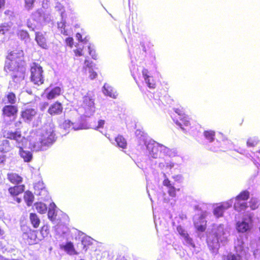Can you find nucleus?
Here are the masks:
<instances>
[{
	"instance_id": "obj_4",
	"label": "nucleus",
	"mask_w": 260,
	"mask_h": 260,
	"mask_svg": "<svg viewBox=\"0 0 260 260\" xmlns=\"http://www.w3.org/2000/svg\"><path fill=\"white\" fill-rule=\"evenodd\" d=\"M21 230L22 232V238L28 244L33 245L38 242L37 231L32 230L25 224L21 225Z\"/></svg>"
},
{
	"instance_id": "obj_37",
	"label": "nucleus",
	"mask_w": 260,
	"mask_h": 260,
	"mask_svg": "<svg viewBox=\"0 0 260 260\" xmlns=\"http://www.w3.org/2000/svg\"><path fill=\"white\" fill-rule=\"evenodd\" d=\"M85 66L83 67V70L85 73L87 72V70L93 69V64L92 61H90L87 59H85L84 61Z\"/></svg>"
},
{
	"instance_id": "obj_62",
	"label": "nucleus",
	"mask_w": 260,
	"mask_h": 260,
	"mask_svg": "<svg viewBox=\"0 0 260 260\" xmlns=\"http://www.w3.org/2000/svg\"><path fill=\"white\" fill-rule=\"evenodd\" d=\"M257 152L260 154V149L257 151Z\"/></svg>"
},
{
	"instance_id": "obj_7",
	"label": "nucleus",
	"mask_w": 260,
	"mask_h": 260,
	"mask_svg": "<svg viewBox=\"0 0 260 260\" xmlns=\"http://www.w3.org/2000/svg\"><path fill=\"white\" fill-rule=\"evenodd\" d=\"M147 148L151 156L154 158L159 157L162 153H166L168 150L167 147L157 142L149 144Z\"/></svg>"
},
{
	"instance_id": "obj_56",
	"label": "nucleus",
	"mask_w": 260,
	"mask_h": 260,
	"mask_svg": "<svg viewBox=\"0 0 260 260\" xmlns=\"http://www.w3.org/2000/svg\"><path fill=\"white\" fill-rule=\"evenodd\" d=\"M76 37L79 40H81L82 35L80 33H77L76 34Z\"/></svg>"
},
{
	"instance_id": "obj_29",
	"label": "nucleus",
	"mask_w": 260,
	"mask_h": 260,
	"mask_svg": "<svg viewBox=\"0 0 260 260\" xmlns=\"http://www.w3.org/2000/svg\"><path fill=\"white\" fill-rule=\"evenodd\" d=\"M24 200L28 206H30L34 200V196L30 191L27 190L24 192Z\"/></svg>"
},
{
	"instance_id": "obj_2",
	"label": "nucleus",
	"mask_w": 260,
	"mask_h": 260,
	"mask_svg": "<svg viewBox=\"0 0 260 260\" xmlns=\"http://www.w3.org/2000/svg\"><path fill=\"white\" fill-rule=\"evenodd\" d=\"M24 52L21 49H16L10 52L7 56L5 70L7 72H18L22 67Z\"/></svg>"
},
{
	"instance_id": "obj_55",
	"label": "nucleus",
	"mask_w": 260,
	"mask_h": 260,
	"mask_svg": "<svg viewBox=\"0 0 260 260\" xmlns=\"http://www.w3.org/2000/svg\"><path fill=\"white\" fill-rule=\"evenodd\" d=\"M6 4L5 0H0V9L4 8Z\"/></svg>"
},
{
	"instance_id": "obj_47",
	"label": "nucleus",
	"mask_w": 260,
	"mask_h": 260,
	"mask_svg": "<svg viewBox=\"0 0 260 260\" xmlns=\"http://www.w3.org/2000/svg\"><path fill=\"white\" fill-rule=\"evenodd\" d=\"M184 238L187 244L191 245L193 247H195V245L192 242V239L189 236L188 234Z\"/></svg>"
},
{
	"instance_id": "obj_32",
	"label": "nucleus",
	"mask_w": 260,
	"mask_h": 260,
	"mask_svg": "<svg viewBox=\"0 0 260 260\" xmlns=\"http://www.w3.org/2000/svg\"><path fill=\"white\" fill-rule=\"evenodd\" d=\"M204 136L209 142H212L215 139V132L212 130L205 131Z\"/></svg>"
},
{
	"instance_id": "obj_61",
	"label": "nucleus",
	"mask_w": 260,
	"mask_h": 260,
	"mask_svg": "<svg viewBox=\"0 0 260 260\" xmlns=\"http://www.w3.org/2000/svg\"><path fill=\"white\" fill-rule=\"evenodd\" d=\"M61 24H62V26H61V27H62V26H63V25H64V24L63 23H61Z\"/></svg>"
},
{
	"instance_id": "obj_13",
	"label": "nucleus",
	"mask_w": 260,
	"mask_h": 260,
	"mask_svg": "<svg viewBox=\"0 0 260 260\" xmlns=\"http://www.w3.org/2000/svg\"><path fill=\"white\" fill-rule=\"evenodd\" d=\"M175 123L179 126L183 131H186L190 128V123L188 116L186 115L180 117L178 119L175 121Z\"/></svg>"
},
{
	"instance_id": "obj_57",
	"label": "nucleus",
	"mask_w": 260,
	"mask_h": 260,
	"mask_svg": "<svg viewBox=\"0 0 260 260\" xmlns=\"http://www.w3.org/2000/svg\"><path fill=\"white\" fill-rule=\"evenodd\" d=\"M15 201L18 203H20L21 201V199L19 198H16L15 199Z\"/></svg>"
},
{
	"instance_id": "obj_52",
	"label": "nucleus",
	"mask_w": 260,
	"mask_h": 260,
	"mask_svg": "<svg viewBox=\"0 0 260 260\" xmlns=\"http://www.w3.org/2000/svg\"><path fill=\"white\" fill-rule=\"evenodd\" d=\"M88 49L89 53L91 56L92 58L94 59H96L97 55L96 54L95 51L91 50L90 46H88Z\"/></svg>"
},
{
	"instance_id": "obj_27",
	"label": "nucleus",
	"mask_w": 260,
	"mask_h": 260,
	"mask_svg": "<svg viewBox=\"0 0 260 260\" xmlns=\"http://www.w3.org/2000/svg\"><path fill=\"white\" fill-rule=\"evenodd\" d=\"M36 210L38 213L43 214L46 213L47 210V205L42 202H37L34 204Z\"/></svg>"
},
{
	"instance_id": "obj_41",
	"label": "nucleus",
	"mask_w": 260,
	"mask_h": 260,
	"mask_svg": "<svg viewBox=\"0 0 260 260\" xmlns=\"http://www.w3.org/2000/svg\"><path fill=\"white\" fill-rule=\"evenodd\" d=\"M141 45L145 52H146L147 51H149L151 49V48L153 46V45L149 42H141Z\"/></svg>"
},
{
	"instance_id": "obj_40",
	"label": "nucleus",
	"mask_w": 260,
	"mask_h": 260,
	"mask_svg": "<svg viewBox=\"0 0 260 260\" xmlns=\"http://www.w3.org/2000/svg\"><path fill=\"white\" fill-rule=\"evenodd\" d=\"M10 30V26L6 23L0 24V34L4 35Z\"/></svg>"
},
{
	"instance_id": "obj_10",
	"label": "nucleus",
	"mask_w": 260,
	"mask_h": 260,
	"mask_svg": "<svg viewBox=\"0 0 260 260\" xmlns=\"http://www.w3.org/2000/svg\"><path fill=\"white\" fill-rule=\"evenodd\" d=\"M224 232L222 228H217L212 235L213 238H215L214 242L211 241L210 239L208 240V246L212 249H214L218 245L219 239L224 235Z\"/></svg>"
},
{
	"instance_id": "obj_9",
	"label": "nucleus",
	"mask_w": 260,
	"mask_h": 260,
	"mask_svg": "<svg viewBox=\"0 0 260 260\" xmlns=\"http://www.w3.org/2000/svg\"><path fill=\"white\" fill-rule=\"evenodd\" d=\"M37 114L36 109L31 107L25 108L20 112V117L24 122H30L32 120Z\"/></svg>"
},
{
	"instance_id": "obj_11",
	"label": "nucleus",
	"mask_w": 260,
	"mask_h": 260,
	"mask_svg": "<svg viewBox=\"0 0 260 260\" xmlns=\"http://www.w3.org/2000/svg\"><path fill=\"white\" fill-rule=\"evenodd\" d=\"M63 111V106L58 101L55 102L49 107L47 112L52 116L61 114Z\"/></svg>"
},
{
	"instance_id": "obj_25",
	"label": "nucleus",
	"mask_w": 260,
	"mask_h": 260,
	"mask_svg": "<svg viewBox=\"0 0 260 260\" xmlns=\"http://www.w3.org/2000/svg\"><path fill=\"white\" fill-rule=\"evenodd\" d=\"M228 208V206L225 207L223 204L216 207L213 210V214L217 217H222L224 211Z\"/></svg>"
},
{
	"instance_id": "obj_48",
	"label": "nucleus",
	"mask_w": 260,
	"mask_h": 260,
	"mask_svg": "<svg viewBox=\"0 0 260 260\" xmlns=\"http://www.w3.org/2000/svg\"><path fill=\"white\" fill-rule=\"evenodd\" d=\"M175 111L176 113H177L180 116V117H182V116L186 115L184 113V111L183 108H176V109H175Z\"/></svg>"
},
{
	"instance_id": "obj_50",
	"label": "nucleus",
	"mask_w": 260,
	"mask_h": 260,
	"mask_svg": "<svg viewBox=\"0 0 260 260\" xmlns=\"http://www.w3.org/2000/svg\"><path fill=\"white\" fill-rule=\"evenodd\" d=\"M162 184L164 186L167 187L168 188L173 186L171 183L170 180H169L168 178H165L162 182Z\"/></svg>"
},
{
	"instance_id": "obj_54",
	"label": "nucleus",
	"mask_w": 260,
	"mask_h": 260,
	"mask_svg": "<svg viewBox=\"0 0 260 260\" xmlns=\"http://www.w3.org/2000/svg\"><path fill=\"white\" fill-rule=\"evenodd\" d=\"M48 103L47 102H44L42 104H41L40 105V110L41 111H44L45 110L47 107H48Z\"/></svg>"
},
{
	"instance_id": "obj_44",
	"label": "nucleus",
	"mask_w": 260,
	"mask_h": 260,
	"mask_svg": "<svg viewBox=\"0 0 260 260\" xmlns=\"http://www.w3.org/2000/svg\"><path fill=\"white\" fill-rule=\"evenodd\" d=\"M49 229L47 225H43L41 229L40 233L43 235H46L47 236L49 234Z\"/></svg>"
},
{
	"instance_id": "obj_30",
	"label": "nucleus",
	"mask_w": 260,
	"mask_h": 260,
	"mask_svg": "<svg viewBox=\"0 0 260 260\" xmlns=\"http://www.w3.org/2000/svg\"><path fill=\"white\" fill-rule=\"evenodd\" d=\"M250 196V192L247 190H244L242 191L239 193L238 195H237L235 198V200H239V201H247Z\"/></svg>"
},
{
	"instance_id": "obj_5",
	"label": "nucleus",
	"mask_w": 260,
	"mask_h": 260,
	"mask_svg": "<svg viewBox=\"0 0 260 260\" xmlns=\"http://www.w3.org/2000/svg\"><path fill=\"white\" fill-rule=\"evenodd\" d=\"M4 137L6 139L15 141L17 146L19 145H25L26 139L22 135L20 130L5 131L3 133Z\"/></svg>"
},
{
	"instance_id": "obj_46",
	"label": "nucleus",
	"mask_w": 260,
	"mask_h": 260,
	"mask_svg": "<svg viewBox=\"0 0 260 260\" xmlns=\"http://www.w3.org/2000/svg\"><path fill=\"white\" fill-rule=\"evenodd\" d=\"M87 72L89 73V77L91 80L95 79L98 76L97 73L93 71V69L87 70Z\"/></svg>"
},
{
	"instance_id": "obj_31",
	"label": "nucleus",
	"mask_w": 260,
	"mask_h": 260,
	"mask_svg": "<svg viewBox=\"0 0 260 260\" xmlns=\"http://www.w3.org/2000/svg\"><path fill=\"white\" fill-rule=\"evenodd\" d=\"M17 37L21 40L25 41L29 40V35L28 32L26 30L20 29L17 32Z\"/></svg>"
},
{
	"instance_id": "obj_19",
	"label": "nucleus",
	"mask_w": 260,
	"mask_h": 260,
	"mask_svg": "<svg viewBox=\"0 0 260 260\" xmlns=\"http://www.w3.org/2000/svg\"><path fill=\"white\" fill-rule=\"evenodd\" d=\"M35 40L38 44L43 49H47L48 45L44 36L40 32H36Z\"/></svg>"
},
{
	"instance_id": "obj_21",
	"label": "nucleus",
	"mask_w": 260,
	"mask_h": 260,
	"mask_svg": "<svg viewBox=\"0 0 260 260\" xmlns=\"http://www.w3.org/2000/svg\"><path fill=\"white\" fill-rule=\"evenodd\" d=\"M61 92V90L59 87H55L46 94V98L49 100H53L60 95Z\"/></svg>"
},
{
	"instance_id": "obj_18",
	"label": "nucleus",
	"mask_w": 260,
	"mask_h": 260,
	"mask_svg": "<svg viewBox=\"0 0 260 260\" xmlns=\"http://www.w3.org/2000/svg\"><path fill=\"white\" fill-rule=\"evenodd\" d=\"M60 248L63 249L70 255H77L79 253L75 250L74 245L71 242H68L65 245H61Z\"/></svg>"
},
{
	"instance_id": "obj_45",
	"label": "nucleus",
	"mask_w": 260,
	"mask_h": 260,
	"mask_svg": "<svg viewBox=\"0 0 260 260\" xmlns=\"http://www.w3.org/2000/svg\"><path fill=\"white\" fill-rule=\"evenodd\" d=\"M177 230L179 234L183 238H184L188 235L185 230L183 229L181 226H178L177 228Z\"/></svg>"
},
{
	"instance_id": "obj_15",
	"label": "nucleus",
	"mask_w": 260,
	"mask_h": 260,
	"mask_svg": "<svg viewBox=\"0 0 260 260\" xmlns=\"http://www.w3.org/2000/svg\"><path fill=\"white\" fill-rule=\"evenodd\" d=\"M206 216V214L205 213L201 214L199 217L200 223L198 222L195 223L196 229L199 232H203L206 229L207 221L205 220Z\"/></svg>"
},
{
	"instance_id": "obj_26",
	"label": "nucleus",
	"mask_w": 260,
	"mask_h": 260,
	"mask_svg": "<svg viewBox=\"0 0 260 260\" xmlns=\"http://www.w3.org/2000/svg\"><path fill=\"white\" fill-rule=\"evenodd\" d=\"M247 207L248 206L246 202H242L239 200H235L234 208L235 210L238 212L244 211L246 210Z\"/></svg>"
},
{
	"instance_id": "obj_53",
	"label": "nucleus",
	"mask_w": 260,
	"mask_h": 260,
	"mask_svg": "<svg viewBox=\"0 0 260 260\" xmlns=\"http://www.w3.org/2000/svg\"><path fill=\"white\" fill-rule=\"evenodd\" d=\"M104 124H105V120H102V119L99 120L98 121V125L96 127V129L103 127Z\"/></svg>"
},
{
	"instance_id": "obj_59",
	"label": "nucleus",
	"mask_w": 260,
	"mask_h": 260,
	"mask_svg": "<svg viewBox=\"0 0 260 260\" xmlns=\"http://www.w3.org/2000/svg\"><path fill=\"white\" fill-rule=\"evenodd\" d=\"M4 231L3 230L1 229V228H0V236H2L4 235Z\"/></svg>"
},
{
	"instance_id": "obj_24",
	"label": "nucleus",
	"mask_w": 260,
	"mask_h": 260,
	"mask_svg": "<svg viewBox=\"0 0 260 260\" xmlns=\"http://www.w3.org/2000/svg\"><path fill=\"white\" fill-rule=\"evenodd\" d=\"M29 220L34 228L37 229L39 227L41 220L36 213H30L29 214Z\"/></svg>"
},
{
	"instance_id": "obj_58",
	"label": "nucleus",
	"mask_w": 260,
	"mask_h": 260,
	"mask_svg": "<svg viewBox=\"0 0 260 260\" xmlns=\"http://www.w3.org/2000/svg\"><path fill=\"white\" fill-rule=\"evenodd\" d=\"M116 260H126L124 257H118Z\"/></svg>"
},
{
	"instance_id": "obj_60",
	"label": "nucleus",
	"mask_w": 260,
	"mask_h": 260,
	"mask_svg": "<svg viewBox=\"0 0 260 260\" xmlns=\"http://www.w3.org/2000/svg\"><path fill=\"white\" fill-rule=\"evenodd\" d=\"M249 221L251 222H252V217L250 215L248 216Z\"/></svg>"
},
{
	"instance_id": "obj_42",
	"label": "nucleus",
	"mask_w": 260,
	"mask_h": 260,
	"mask_svg": "<svg viewBox=\"0 0 260 260\" xmlns=\"http://www.w3.org/2000/svg\"><path fill=\"white\" fill-rule=\"evenodd\" d=\"M180 189H176L174 186H172L168 188V193L169 195L173 198L176 196V191H179Z\"/></svg>"
},
{
	"instance_id": "obj_8",
	"label": "nucleus",
	"mask_w": 260,
	"mask_h": 260,
	"mask_svg": "<svg viewBox=\"0 0 260 260\" xmlns=\"http://www.w3.org/2000/svg\"><path fill=\"white\" fill-rule=\"evenodd\" d=\"M2 116L4 118H13L15 119L17 117L18 108L16 105H6L2 108Z\"/></svg>"
},
{
	"instance_id": "obj_49",
	"label": "nucleus",
	"mask_w": 260,
	"mask_h": 260,
	"mask_svg": "<svg viewBox=\"0 0 260 260\" xmlns=\"http://www.w3.org/2000/svg\"><path fill=\"white\" fill-rule=\"evenodd\" d=\"M66 43L69 46L72 48L74 44L73 39L71 37L67 38L66 39Z\"/></svg>"
},
{
	"instance_id": "obj_20",
	"label": "nucleus",
	"mask_w": 260,
	"mask_h": 260,
	"mask_svg": "<svg viewBox=\"0 0 260 260\" xmlns=\"http://www.w3.org/2000/svg\"><path fill=\"white\" fill-rule=\"evenodd\" d=\"M12 150V147L9 140L5 139L2 141L0 144V152L6 154Z\"/></svg>"
},
{
	"instance_id": "obj_1",
	"label": "nucleus",
	"mask_w": 260,
	"mask_h": 260,
	"mask_svg": "<svg viewBox=\"0 0 260 260\" xmlns=\"http://www.w3.org/2000/svg\"><path fill=\"white\" fill-rule=\"evenodd\" d=\"M55 140V134L52 131L46 130L41 134L32 131L29 137V148L32 151H44Z\"/></svg>"
},
{
	"instance_id": "obj_23",
	"label": "nucleus",
	"mask_w": 260,
	"mask_h": 260,
	"mask_svg": "<svg viewBox=\"0 0 260 260\" xmlns=\"http://www.w3.org/2000/svg\"><path fill=\"white\" fill-rule=\"evenodd\" d=\"M8 179L13 184H18L22 181V178L15 173H8L7 175Z\"/></svg>"
},
{
	"instance_id": "obj_6",
	"label": "nucleus",
	"mask_w": 260,
	"mask_h": 260,
	"mask_svg": "<svg viewBox=\"0 0 260 260\" xmlns=\"http://www.w3.org/2000/svg\"><path fill=\"white\" fill-rule=\"evenodd\" d=\"M81 106L86 116H91L95 112L94 99L88 95L84 96Z\"/></svg>"
},
{
	"instance_id": "obj_33",
	"label": "nucleus",
	"mask_w": 260,
	"mask_h": 260,
	"mask_svg": "<svg viewBox=\"0 0 260 260\" xmlns=\"http://www.w3.org/2000/svg\"><path fill=\"white\" fill-rule=\"evenodd\" d=\"M6 98L7 100V103L9 105H14L16 102V94L13 92H9L6 95Z\"/></svg>"
},
{
	"instance_id": "obj_36",
	"label": "nucleus",
	"mask_w": 260,
	"mask_h": 260,
	"mask_svg": "<svg viewBox=\"0 0 260 260\" xmlns=\"http://www.w3.org/2000/svg\"><path fill=\"white\" fill-rule=\"evenodd\" d=\"M259 140L256 137L249 138L247 141V145L248 147H254L257 144Z\"/></svg>"
},
{
	"instance_id": "obj_51",
	"label": "nucleus",
	"mask_w": 260,
	"mask_h": 260,
	"mask_svg": "<svg viewBox=\"0 0 260 260\" xmlns=\"http://www.w3.org/2000/svg\"><path fill=\"white\" fill-rule=\"evenodd\" d=\"M83 49L82 48H77L74 50L76 56H81L83 55L82 53Z\"/></svg>"
},
{
	"instance_id": "obj_28",
	"label": "nucleus",
	"mask_w": 260,
	"mask_h": 260,
	"mask_svg": "<svg viewBox=\"0 0 260 260\" xmlns=\"http://www.w3.org/2000/svg\"><path fill=\"white\" fill-rule=\"evenodd\" d=\"M115 140L118 147L122 149H125L127 147L126 140L122 135L117 136Z\"/></svg>"
},
{
	"instance_id": "obj_34",
	"label": "nucleus",
	"mask_w": 260,
	"mask_h": 260,
	"mask_svg": "<svg viewBox=\"0 0 260 260\" xmlns=\"http://www.w3.org/2000/svg\"><path fill=\"white\" fill-rule=\"evenodd\" d=\"M103 88H104V93L106 95L114 99H116L117 98V94L116 92H114L110 87H106L105 85Z\"/></svg>"
},
{
	"instance_id": "obj_16",
	"label": "nucleus",
	"mask_w": 260,
	"mask_h": 260,
	"mask_svg": "<svg viewBox=\"0 0 260 260\" xmlns=\"http://www.w3.org/2000/svg\"><path fill=\"white\" fill-rule=\"evenodd\" d=\"M236 228L239 232L245 233L250 230L251 226L250 224L246 222L245 219H244L242 221L237 222Z\"/></svg>"
},
{
	"instance_id": "obj_17",
	"label": "nucleus",
	"mask_w": 260,
	"mask_h": 260,
	"mask_svg": "<svg viewBox=\"0 0 260 260\" xmlns=\"http://www.w3.org/2000/svg\"><path fill=\"white\" fill-rule=\"evenodd\" d=\"M24 146L19 145L18 146L19 148V154L25 162H29L32 158V153L29 151L23 150V146Z\"/></svg>"
},
{
	"instance_id": "obj_39",
	"label": "nucleus",
	"mask_w": 260,
	"mask_h": 260,
	"mask_svg": "<svg viewBox=\"0 0 260 260\" xmlns=\"http://www.w3.org/2000/svg\"><path fill=\"white\" fill-rule=\"evenodd\" d=\"M56 213L54 209H49L48 211V217L51 221H54L56 219Z\"/></svg>"
},
{
	"instance_id": "obj_63",
	"label": "nucleus",
	"mask_w": 260,
	"mask_h": 260,
	"mask_svg": "<svg viewBox=\"0 0 260 260\" xmlns=\"http://www.w3.org/2000/svg\"><path fill=\"white\" fill-rule=\"evenodd\" d=\"M16 76H14L13 77V78H16Z\"/></svg>"
},
{
	"instance_id": "obj_35",
	"label": "nucleus",
	"mask_w": 260,
	"mask_h": 260,
	"mask_svg": "<svg viewBox=\"0 0 260 260\" xmlns=\"http://www.w3.org/2000/svg\"><path fill=\"white\" fill-rule=\"evenodd\" d=\"M226 260H242V257L238 254L229 253L226 256Z\"/></svg>"
},
{
	"instance_id": "obj_43",
	"label": "nucleus",
	"mask_w": 260,
	"mask_h": 260,
	"mask_svg": "<svg viewBox=\"0 0 260 260\" xmlns=\"http://www.w3.org/2000/svg\"><path fill=\"white\" fill-rule=\"evenodd\" d=\"M249 206L252 210H255L258 208L257 202L254 199H251L249 201Z\"/></svg>"
},
{
	"instance_id": "obj_14",
	"label": "nucleus",
	"mask_w": 260,
	"mask_h": 260,
	"mask_svg": "<svg viewBox=\"0 0 260 260\" xmlns=\"http://www.w3.org/2000/svg\"><path fill=\"white\" fill-rule=\"evenodd\" d=\"M24 189V185H18L9 187L8 191L12 197H15L23 192Z\"/></svg>"
},
{
	"instance_id": "obj_38",
	"label": "nucleus",
	"mask_w": 260,
	"mask_h": 260,
	"mask_svg": "<svg viewBox=\"0 0 260 260\" xmlns=\"http://www.w3.org/2000/svg\"><path fill=\"white\" fill-rule=\"evenodd\" d=\"M25 8L27 10H31L34 7L36 0H24Z\"/></svg>"
},
{
	"instance_id": "obj_12",
	"label": "nucleus",
	"mask_w": 260,
	"mask_h": 260,
	"mask_svg": "<svg viewBox=\"0 0 260 260\" xmlns=\"http://www.w3.org/2000/svg\"><path fill=\"white\" fill-rule=\"evenodd\" d=\"M142 75L147 86L150 88H155L156 87V82L153 77L149 75L148 71L146 69H144L142 70Z\"/></svg>"
},
{
	"instance_id": "obj_3",
	"label": "nucleus",
	"mask_w": 260,
	"mask_h": 260,
	"mask_svg": "<svg viewBox=\"0 0 260 260\" xmlns=\"http://www.w3.org/2000/svg\"><path fill=\"white\" fill-rule=\"evenodd\" d=\"M30 80L34 84L40 85L44 83L43 70L40 64L32 62L30 66Z\"/></svg>"
},
{
	"instance_id": "obj_22",
	"label": "nucleus",
	"mask_w": 260,
	"mask_h": 260,
	"mask_svg": "<svg viewBox=\"0 0 260 260\" xmlns=\"http://www.w3.org/2000/svg\"><path fill=\"white\" fill-rule=\"evenodd\" d=\"M78 244L81 245L84 251H86L92 246L93 244V239L89 237H85L82 239L81 243Z\"/></svg>"
}]
</instances>
